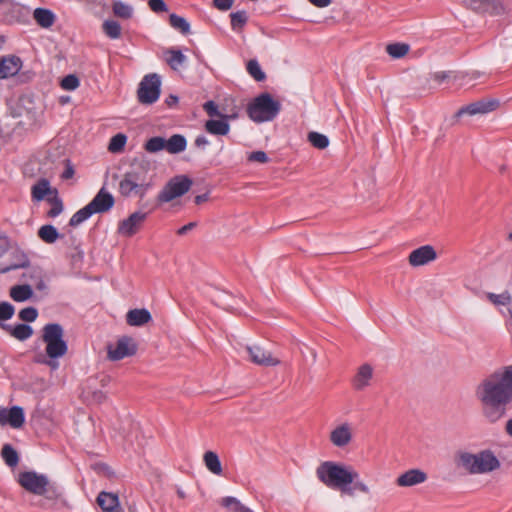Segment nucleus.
<instances>
[{"label": "nucleus", "instance_id": "1", "mask_svg": "<svg viewBox=\"0 0 512 512\" xmlns=\"http://www.w3.org/2000/svg\"><path fill=\"white\" fill-rule=\"evenodd\" d=\"M475 395L487 422L494 424L504 418L512 403V365L499 368L485 378L477 386Z\"/></svg>", "mask_w": 512, "mask_h": 512}, {"label": "nucleus", "instance_id": "2", "mask_svg": "<svg viewBox=\"0 0 512 512\" xmlns=\"http://www.w3.org/2000/svg\"><path fill=\"white\" fill-rule=\"evenodd\" d=\"M316 476L328 488L353 496L356 491L369 494V487L359 479L358 472L351 466L324 461L316 469Z\"/></svg>", "mask_w": 512, "mask_h": 512}, {"label": "nucleus", "instance_id": "3", "mask_svg": "<svg viewBox=\"0 0 512 512\" xmlns=\"http://www.w3.org/2000/svg\"><path fill=\"white\" fill-rule=\"evenodd\" d=\"M148 164H133L119 181L118 190L121 196L129 198L138 196L143 199L152 188V181L148 177Z\"/></svg>", "mask_w": 512, "mask_h": 512}, {"label": "nucleus", "instance_id": "4", "mask_svg": "<svg viewBox=\"0 0 512 512\" xmlns=\"http://www.w3.org/2000/svg\"><path fill=\"white\" fill-rule=\"evenodd\" d=\"M281 110V103L267 92L259 94L247 105V114L255 123L274 120Z\"/></svg>", "mask_w": 512, "mask_h": 512}, {"label": "nucleus", "instance_id": "5", "mask_svg": "<svg viewBox=\"0 0 512 512\" xmlns=\"http://www.w3.org/2000/svg\"><path fill=\"white\" fill-rule=\"evenodd\" d=\"M42 340L46 344V354L51 360L63 357L68 351V344L64 339V329L59 323L44 325Z\"/></svg>", "mask_w": 512, "mask_h": 512}, {"label": "nucleus", "instance_id": "6", "mask_svg": "<svg viewBox=\"0 0 512 512\" xmlns=\"http://www.w3.org/2000/svg\"><path fill=\"white\" fill-rule=\"evenodd\" d=\"M20 268H25V271L21 276V279L26 282L25 284L31 285V288L34 286L39 291H44L47 289V285L43 278V270L39 267H31L29 265V259L25 255L22 256V260L20 262L1 266L0 274H6L12 270H17Z\"/></svg>", "mask_w": 512, "mask_h": 512}, {"label": "nucleus", "instance_id": "7", "mask_svg": "<svg viewBox=\"0 0 512 512\" xmlns=\"http://www.w3.org/2000/svg\"><path fill=\"white\" fill-rule=\"evenodd\" d=\"M161 93V78L158 74L145 75L139 84L137 91L138 100L141 104L150 105L155 103Z\"/></svg>", "mask_w": 512, "mask_h": 512}, {"label": "nucleus", "instance_id": "8", "mask_svg": "<svg viewBox=\"0 0 512 512\" xmlns=\"http://www.w3.org/2000/svg\"><path fill=\"white\" fill-rule=\"evenodd\" d=\"M192 185V180L185 175L176 176L169 180L159 192L157 200L160 203H168L177 197L186 194Z\"/></svg>", "mask_w": 512, "mask_h": 512}, {"label": "nucleus", "instance_id": "9", "mask_svg": "<svg viewBox=\"0 0 512 512\" xmlns=\"http://www.w3.org/2000/svg\"><path fill=\"white\" fill-rule=\"evenodd\" d=\"M18 483L26 491L43 496L49 491V480L46 475L35 471H24L18 476Z\"/></svg>", "mask_w": 512, "mask_h": 512}, {"label": "nucleus", "instance_id": "10", "mask_svg": "<svg viewBox=\"0 0 512 512\" xmlns=\"http://www.w3.org/2000/svg\"><path fill=\"white\" fill-rule=\"evenodd\" d=\"M499 100L494 98H483L478 101L469 103L462 106L455 113L456 118H460L463 115L475 116L484 115L495 111L499 107Z\"/></svg>", "mask_w": 512, "mask_h": 512}, {"label": "nucleus", "instance_id": "11", "mask_svg": "<svg viewBox=\"0 0 512 512\" xmlns=\"http://www.w3.org/2000/svg\"><path fill=\"white\" fill-rule=\"evenodd\" d=\"M137 344L133 338L129 336L120 337L115 347L109 345L107 348L108 358L112 361H119L126 357L134 356L137 352Z\"/></svg>", "mask_w": 512, "mask_h": 512}, {"label": "nucleus", "instance_id": "12", "mask_svg": "<svg viewBox=\"0 0 512 512\" xmlns=\"http://www.w3.org/2000/svg\"><path fill=\"white\" fill-rule=\"evenodd\" d=\"M148 217V212L135 211L127 218L121 220L117 226V233L125 237L134 236Z\"/></svg>", "mask_w": 512, "mask_h": 512}, {"label": "nucleus", "instance_id": "13", "mask_svg": "<svg viewBox=\"0 0 512 512\" xmlns=\"http://www.w3.org/2000/svg\"><path fill=\"white\" fill-rule=\"evenodd\" d=\"M25 423L24 409L20 406L11 408L0 407V425H10L12 428H21Z\"/></svg>", "mask_w": 512, "mask_h": 512}, {"label": "nucleus", "instance_id": "14", "mask_svg": "<svg viewBox=\"0 0 512 512\" xmlns=\"http://www.w3.org/2000/svg\"><path fill=\"white\" fill-rule=\"evenodd\" d=\"M246 351L249 355L250 361L256 365L274 367L280 364V360L278 358L274 357L270 351H267L260 346H247Z\"/></svg>", "mask_w": 512, "mask_h": 512}, {"label": "nucleus", "instance_id": "15", "mask_svg": "<svg viewBox=\"0 0 512 512\" xmlns=\"http://www.w3.org/2000/svg\"><path fill=\"white\" fill-rule=\"evenodd\" d=\"M114 204L113 195L102 187L87 205L93 214H102L110 211Z\"/></svg>", "mask_w": 512, "mask_h": 512}, {"label": "nucleus", "instance_id": "16", "mask_svg": "<svg viewBox=\"0 0 512 512\" xmlns=\"http://www.w3.org/2000/svg\"><path fill=\"white\" fill-rule=\"evenodd\" d=\"M465 5L477 13L500 15L504 12V6L500 0H463Z\"/></svg>", "mask_w": 512, "mask_h": 512}, {"label": "nucleus", "instance_id": "17", "mask_svg": "<svg viewBox=\"0 0 512 512\" xmlns=\"http://www.w3.org/2000/svg\"><path fill=\"white\" fill-rule=\"evenodd\" d=\"M476 455V474L492 472L500 467V461L491 450H483Z\"/></svg>", "mask_w": 512, "mask_h": 512}, {"label": "nucleus", "instance_id": "18", "mask_svg": "<svg viewBox=\"0 0 512 512\" xmlns=\"http://www.w3.org/2000/svg\"><path fill=\"white\" fill-rule=\"evenodd\" d=\"M437 258V253L431 245L414 249L409 255V263L413 267L423 266Z\"/></svg>", "mask_w": 512, "mask_h": 512}, {"label": "nucleus", "instance_id": "19", "mask_svg": "<svg viewBox=\"0 0 512 512\" xmlns=\"http://www.w3.org/2000/svg\"><path fill=\"white\" fill-rule=\"evenodd\" d=\"M22 68L20 57L11 55L0 58V79H6L18 74Z\"/></svg>", "mask_w": 512, "mask_h": 512}, {"label": "nucleus", "instance_id": "20", "mask_svg": "<svg viewBox=\"0 0 512 512\" xmlns=\"http://www.w3.org/2000/svg\"><path fill=\"white\" fill-rule=\"evenodd\" d=\"M220 119H209L205 122L204 128L206 132L212 135L225 136L230 131L229 119L232 116L223 114L218 116Z\"/></svg>", "mask_w": 512, "mask_h": 512}, {"label": "nucleus", "instance_id": "21", "mask_svg": "<svg viewBox=\"0 0 512 512\" xmlns=\"http://www.w3.org/2000/svg\"><path fill=\"white\" fill-rule=\"evenodd\" d=\"M373 367L368 364H362L352 379V386L356 391H362L370 385L373 378Z\"/></svg>", "mask_w": 512, "mask_h": 512}, {"label": "nucleus", "instance_id": "22", "mask_svg": "<svg viewBox=\"0 0 512 512\" xmlns=\"http://www.w3.org/2000/svg\"><path fill=\"white\" fill-rule=\"evenodd\" d=\"M352 440L351 427L348 423H343L333 429L330 433V441L336 447H344Z\"/></svg>", "mask_w": 512, "mask_h": 512}, {"label": "nucleus", "instance_id": "23", "mask_svg": "<svg viewBox=\"0 0 512 512\" xmlns=\"http://www.w3.org/2000/svg\"><path fill=\"white\" fill-rule=\"evenodd\" d=\"M427 474L420 469H410L401 474L396 483L400 487H410L425 482Z\"/></svg>", "mask_w": 512, "mask_h": 512}, {"label": "nucleus", "instance_id": "24", "mask_svg": "<svg viewBox=\"0 0 512 512\" xmlns=\"http://www.w3.org/2000/svg\"><path fill=\"white\" fill-rule=\"evenodd\" d=\"M97 504L103 512H119L120 503L117 494L102 491L97 496Z\"/></svg>", "mask_w": 512, "mask_h": 512}, {"label": "nucleus", "instance_id": "25", "mask_svg": "<svg viewBox=\"0 0 512 512\" xmlns=\"http://www.w3.org/2000/svg\"><path fill=\"white\" fill-rule=\"evenodd\" d=\"M3 331L19 341H25L33 335V328L27 323L9 324L3 327Z\"/></svg>", "mask_w": 512, "mask_h": 512}, {"label": "nucleus", "instance_id": "26", "mask_svg": "<svg viewBox=\"0 0 512 512\" xmlns=\"http://www.w3.org/2000/svg\"><path fill=\"white\" fill-rule=\"evenodd\" d=\"M152 320L151 313L145 309H132L126 315V321L130 326H143Z\"/></svg>", "mask_w": 512, "mask_h": 512}, {"label": "nucleus", "instance_id": "27", "mask_svg": "<svg viewBox=\"0 0 512 512\" xmlns=\"http://www.w3.org/2000/svg\"><path fill=\"white\" fill-rule=\"evenodd\" d=\"M49 194H54V189L46 178H40L31 188V198L35 202L42 201Z\"/></svg>", "mask_w": 512, "mask_h": 512}, {"label": "nucleus", "instance_id": "28", "mask_svg": "<svg viewBox=\"0 0 512 512\" xmlns=\"http://www.w3.org/2000/svg\"><path fill=\"white\" fill-rule=\"evenodd\" d=\"M9 295L15 302H25L33 296V288L29 284L15 285Z\"/></svg>", "mask_w": 512, "mask_h": 512}, {"label": "nucleus", "instance_id": "29", "mask_svg": "<svg viewBox=\"0 0 512 512\" xmlns=\"http://www.w3.org/2000/svg\"><path fill=\"white\" fill-rule=\"evenodd\" d=\"M33 16L37 24L43 28H49L55 22V14L50 9L36 8Z\"/></svg>", "mask_w": 512, "mask_h": 512}, {"label": "nucleus", "instance_id": "30", "mask_svg": "<svg viewBox=\"0 0 512 512\" xmlns=\"http://www.w3.org/2000/svg\"><path fill=\"white\" fill-rule=\"evenodd\" d=\"M166 142V151L170 154H179L187 147V140L181 134H173Z\"/></svg>", "mask_w": 512, "mask_h": 512}, {"label": "nucleus", "instance_id": "31", "mask_svg": "<svg viewBox=\"0 0 512 512\" xmlns=\"http://www.w3.org/2000/svg\"><path fill=\"white\" fill-rule=\"evenodd\" d=\"M1 457L4 463L10 468L16 467L20 460L17 450L9 443L3 445Z\"/></svg>", "mask_w": 512, "mask_h": 512}, {"label": "nucleus", "instance_id": "32", "mask_svg": "<svg viewBox=\"0 0 512 512\" xmlns=\"http://www.w3.org/2000/svg\"><path fill=\"white\" fill-rule=\"evenodd\" d=\"M38 237L47 244L56 242L62 235L58 232L57 228L51 224L43 225L38 230Z\"/></svg>", "mask_w": 512, "mask_h": 512}, {"label": "nucleus", "instance_id": "33", "mask_svg": "<svg viewBox=\"0 0 512 512\" xmlns=\"http://www.w3.org/2000/svg\"><path fill=\"white\" fill-rule=\"evenodd\" d=\"M203 460H204L205 466L211 473H213L215 475L222 474L221 461L219 459V456L215 452H213V451L205 452Z\"/></svg>", "mask_w": 512, "mask_h": 512}, {"label": "nucleus", "instance_id": "34", "mask_svg": "<svg viewBox=\"0 0 512 512\" xmlns=\"http://www.w3.org/2000/svg\"><path fill=\"white\" fill-rule=\"evenodd\" d=\"M248 14L245 10H239L230 14L231 29L235 32H240L248 22Z\"/></svg>", "mask_w": 512, "mask_h": 512}, {"label": "nucleus", "instance_id": "35", "mask_svg": "<svg viewBox=\"0 0 512 512\" xmlns=\"http://www.w3.org/2000/svg\"><path fill=\"white\" fill-rule=\"evenodd\" d=\"M476 455L469 452H460L457 457V465L463 467L470 474H476Z\"/></svg>", "mask_w": 512, "mask_h": 512}, {"label": "nucleus", "instance_id": "36", "mask_svg": "<svg viewBox=\"0 0 512 512\" xmlns=\"http://www.w3.org/2000/svg\"><path fill=\"white\" fill-rule=\"evenodd\" d=\"M169 24L172 28L178 30L183 35H188L191 33L190 23L184 17L175 13H171L169 15Z\"/></svg>", "mask_w": 512, "mask_h": 512}, {"label": "nucleus", "instance_id": "37", "mask_svg": "<svg viewBox=\"0 0 512 512\" xmlns=\"http://www.w3.org/2000/svg\"><path fill=\"white\" fill-rule=\"evenodd\" d=\"M166 139L161 136H154L148 139L144 144V149L149 153H157L166 150Z\"/></svg>", "mask_w": 512, "mask_h": 512}, {"label": "nucleus", "instance_id": "38", "mask_svg": "<svg viewBox=\"0 0 512 512\" xmlns=\"http://www.w3.org/2000/svg\"><path fill=\"white\" fill-rule=\"evenodd\" d=\"M410 46L406 43H392L386 47L388 55L394 59H400L409 52Z\"/></svg>", "mask_w": 512, "mask_h": 512}, {"label": "nucleus", "instance_id": "39", "mask_svg": "<svg viewBox=\"0 0 512 512\" xmlns=\"http://www.w3.org/2000/svg\"><path fill=\"white\" fill-rule=\"evenodd\" d=\"M15 314V307L8 301L0 302V329L8 326L6 321L10 320Z\"/></svg>", "mask_w": 512, "mask_h": 512}, {"label": "nucleus", "instance_id": "40", "mask_svg": "<svg viewBox=\"0 0 512 512\" xmlns=\"http://www.w3.org/2000/svg\"><path fill=\"white\" fill-rule=\"evenodd\" d=\"M93 215L91 209L88 205L84 206L83 208L79 209L77 212H75L72 217L69 220L68 225L71 227H77L86 220H88Z\"/></svg>", "mask_w": 512, "mask_h": 512}, {"label": "nucleus", "instance_id": "41", "mask_svg": "<svg viewBox=\"0 0 512 512\" xmlns=\"http://www.w3.org/2000/svg\"><path fill=\"white\" fill-rule=\"evenodd\" d=\"M166 54L169 55L166 58V61L168 65L174 70H176L179 66H182L186 61V56L182 53L181 50L169 49Z\"/></svg>", "mask_w": 512, "mask_h": 512}, {"label": "nucleus", "instance_id": "42", "mask_svg": "<svg viewBox=\"0 0 512 512\" xmlns=\"http://www.w3.org/2000/svg\"><path fill=\"white\" fill-rule=\"evenodd\" d=\"M246 69L249 75L256 81L262 82L266 79V74L256 59H250L246 64Z\"/></svg>", "mask_w": 512, "mask_h": 512}, {"label": "nucleus", "instance_id": "43", "mask_svg": "<svg viewBox=\"0 0 512 512\" xmlns=\"http://www.w3.org/2000/svg\"><path fill=\"white\" fill-rule=\"evenodd\" d=\"M102 29L110 39H118L121 36V25L115 20H105Z\"/></svg>", "mask_w": 512, "mask_h": 512}, {"label": "nucleus", "instance_id": "44", "mask_svg": "<svg viewBox=\"0 0 512 512\" xmlns=\"http://www.w3.org/2000/svg\"><path fill=\"white\" fill-rule=\"evenodd\" d=\"M112 10L117 17L123 19H129L133 15L132 7L122 1H114L112 4Z\"/></svg>", "mask_w": 512, "mask_h": 512}, {"label": "nucleus", "instance_id": "45", "mask_svg": "<svg viewBox=\"0 0 512 512\" xmlns=\"http://www.w3.org/2000/svg\"><path fill=\"white\" fill-rule=\"evenodd\" d=\"M308 141L317 149L323 150L329 146V138L319 132H309Z\"/></svg>", "mask_w": 512, "mask_h": 512}, {"label": "nucleus", "instance_id": "46", "mask_svg": "<svg viewBox=\"0 0 512 512\" xmlns=\"http://www.w3.org/2000/svg\"><path fill=\"white\" fill-rule=\"evenodd\" d=\"M48 201L51 203V208L48 210L47 216L49 218H55L59 216L62 213L64 207L56 189H54V196L52 198H48Z\"/></svg>", "mask_w": 512, "mask_h": 512}, {"label": "nucleus", "instance_id": "47", "mask_svg": "<svg viewBox=\"0 0 512 512\" xmlns=\"http://www.w3.org/2000/svg\"><path fill=\"white\" fill-rule=\"evenodd\" d=\"M126 142L127 136L123 133H118L110 139L108 150L112 153L121 152L124 149Z\"/></svg>", "mask_w": 512, "mask_h": 512}, {"label": "nucleus", "instance_id": "48", "mask_svg": "<svg viewBox=\"0 0 512 512\" xmlns=\"http://www.w3.org/2000/svg\"><path fill=\"white\" fill-rule=\"evenodd\" d=\"M38 315L39 313L37 308L33 306L25 307L21 309L18 313L19 319L26 323L34 322L37 319Z\"/></svg>", "mask_w": 512, "mask_h": 512}, {"label": "nucleus", "instance_id": "49", "mask_svg": "<svg viewBox=\"0 0 512 512\" xmlns=\"http://www.w3.org/2000/svg\"><path fill=\"white\" fill-rule=\"evenodd\" d=\"M60 85L64 90L73 91L79 87L80 80L76 75L69 74L62 78Z\"/></svg>", "mask_w": 512, "mask_h": 512}, {"label": "nucleus", "instance_id": "50", "mask_svg": "<svg viewBox=\"0 0 512 512\" xmlns=\"http://www.w3.org/2000/svg\"><path fill=\"white\" fill-rule=\"evenodd\" d=\"M221 505L229 512H238L243 506V504L237 498L232 496H226L222 498Z\"/></svg>", "mask_w": 512, "mask_h": 512}, {"label": "nucleus", "instance_id": "51", "mask_svg": "<svg viewBox=\"0 0 512 512\" xmlns=\"http://www.w3.org/2000/svg\"><path fill=\"white\" fill-rule=\"evenodd\" d=\"M490 300L494 304L507 305L511 302V295L508 292H504L501 294H489Z\"/></svg>", "mask_w": 512, "mask_h": 512}, {"label": "nucleus", "instance_id": "52", "mask_svg": "<svg viewBox=\"0 0 512 512\" xmlns=\"http://www.w3.org/2000/svg\"><path fill=\"white\" fill-rule=\"evenodd\" d=\"M249 162H259V163H267L269 161L268 155L261 150L252 151L248 154L247 157Z\"/></svg>", "mask_w": 512, "mask_h": 512}, {"label": "nucleus", "instance_id": "53", "mask_svg": "<svg viewBox=\"0 0 512 512\" xmlns=\"http://www.w3.org/2000/svg\"><path fill=\"white\" fill-rule=\"evenodd\" d=\"M149 8L154 13H162L168 11V6L164 0H148Z\"/></svg>", "mask_w": 512, "mask_h": 512}, {"label": "nucleus", "instance_id": "54", "mask_svg": "<svg viewBox=\"0 0 512 512\" xmlns=\"http://www.w3.org/2000/svg\"><path fill=\"white\" fill-rule=\"evenodd\" d=\"M203 109L210 117H218L223 115L218 109V105L213 101L209 100L203 104Z\"/></svg>", "mask_w": 512, "mask_h": 512}, {"label": "nucleus", "instance_id": "55", "mask_svg": "<svg viewBox=\"0 0 512 512\" xmlns=\"http://www.w3.org/2000/svg\"><path fill=\"white\" fill-rule=\"evenodd\" d=\"M234 0H213L212 6L219 11H227L232 8Z\"/></svg>", "mask_w": 512, "mask_h": 512}, {"label": "nucleus", "instance_id": "56", "mask_svg": "<svg viewBox=\"0 0 512 512\" xmlns=\"http://www.w3.org/2000/svg\"><path fill=\"white\" fill-rule=\"evenodd\" d=\"M65 169L61 174L63 180L71 179L75 174V169L72 162L69 159H65Z\"/></svg>", "mask_w": 512, "mask_h": 512}, {"label": "nucleus", "instance_id": "57", "mask_svg": "<svg viewBox=\"0 0 512 512\" xmlns=\"http://www.w3.org/2000/svg\"><path fill=\"white\" fill-rule=\"evenodd\" d=\"M196 227H197V222H189L188 224L180 227L177 230V234L179 236H184V235H186L188 232L192 231Z\"/></svg>", "mask_w": 512, "mask_h": 512}, {"label": "nucleus", "instance_id": "58", "mask_svg": "<svg viewBox=\"0 0 512 512\" xmlns=\"http://www.w3.org/2000/svg\"><path fill=\"white\" fill-rule=\"evenodd\" d=\"M210 144L209 140L204 135H198L194 141V145L198 148L204 149Z\"/></svg>", "mask_w": 512, "mask_h": 512}, {"label": "nucleus", "instance_id": "59", "mask_svg": "<svg viewBox=\"0 0 512 512\" xmlns=\"http://www.w3.org/2000/svg\"><path fill=\"white\" fill-rule=\"evenodd\" d=\"M450 77V72H447V71H440V72H436L434 75H433V79L438 82V83H442L444 82L445 80H447L448 78Z\"/></svg>", "mask_w": 512, "mask_h": 512}, {"label": "nucleus", "instance_id": "60", "mask_svg": "<svg viewBox=\"0 0 512 512\" xmlns=\"http://www.w3.org/2000/svg\"><path fill=\"white\" fill-rule=\"evenodd\" d=\"M311 4L318 8H324L332 3V0H309Z\"/></svg>", "mask_w": 512, "mask_h": 512}, {"label": "nucleus", "instance_id": "61", "mask_svg": "<svg viewBox=\"0 0 512 512\" xmlns=\"http://www.w3.org/2000/svg\"><path fill=\"white\" fill-rule=\"evenodd\" d=\"M178 101H179V98L176 95L170 94L166 98L165 103L167 104V106L172 107V106L176 105L178 103Z\"/></svg>", "mask_w": 512, "mask_h": 512}, {"label": "nucleus", "instance_id": "62", "mask_svg": "<svg viewBox=\"0 0 512 512\" xmlns=\"http://www.w3.org/2000/svg\"><path fill=\"white\" fill-rule=\"evenodd\" d=\"M208 200V193H204V194H200V195H197L194 199V202L199 205L205 201Z\"/></svg>", "mask_w": 512, "mask_h": 512}, {"label": "nucleus", "instance_id": "63", "mask_svg": "<svg viewBox=\"0 0 512 512\" xmlns=\"http://www.w3.org/2000/svg\"><path fill=\"white\" fill-rule=\"evenodd\" d=\"M506 433L512 437V418L507 421L506 427H505Z\"/></svg>", "mask_w": 512, "mask_h": 512}, {"label": "nucleus", "instance_id": "64", "mask_svg": "<svg viewBox=\"0 0 512 512\" xmlns=\"http://www.w3.org/2000/svg\"><path fill=\"white\" fill-rule=\"evenodd\" d=\"M72 258H73V260H74V261H77V260L81 261V260H82V258H83V252H82V251H79V252L77 253V255H73V256H72Z\"/></svg>", "mask_w": 512, "mask_h": 512}]
</instances>
